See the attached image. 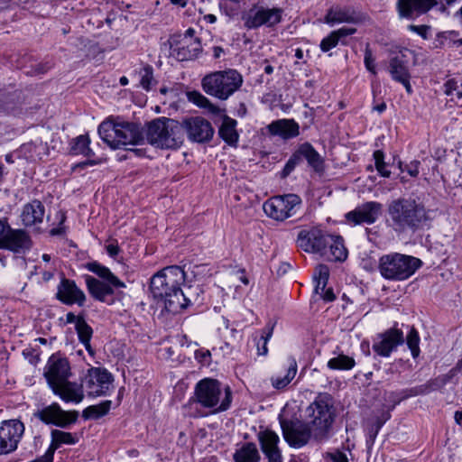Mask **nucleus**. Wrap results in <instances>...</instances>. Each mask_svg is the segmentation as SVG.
<instances>
[{"instance_id": "obj_50", "label": "nucleus", "mask_w": 462, "mask_h": 462, "mask_svg": "<svg viewBox=\"0 0 462 462\" xmlns=\"http://www.w3.org/2000/svg\"><path fill=\"white\" fill-rule=\"evenodd\" d=\"M445 88H446L445 93L447 95L455 94L457 97L462 98V84L457 85V83L455 82L454 80H448L445 84Z\"/></svg>"}, {"instance_id": "obj_37", "label": "nucleus", "mask_w": 462, "mask_h": 462, "mask_svg": "<svg viewBox=\"0 0 462 462\" xmlns=\"http://www.w3.org/2000/svg\"><path fill=\"white\" fill-rule=\"evenodd\" d=\"M326 247H329L332 260L342 262L347 257V250L344 245V240L340 236H332L328 234Z\"/></svg>"}, {"instance_id": "obj_12", "label": "nucleus", "mask_w": 462, "mask_h": 462, "mask_svg": "<svg viewBox=\"0 0 462 462\" xmlns=\"http://www.w3.org/2000/svg\"><path fill=\"white\" fill-rule=\"evenodd\" d=\"M283 14L284 10L281 7L268 8L255 5L243 15L244 25L249 30L261 26L274 27L282 21Z\"/></svg>"}, {"instance_id": "obj_25", "label": "nucleus", "mask_w": 462, "mask_h": 462, "mask_svg": "<svg viewBox=\"0 0 462 462\" xmlns=\"http://www.w3.org/2000/svg\"><path fill=\"white\" fill-rule=\"evenodd\" d=\"M261 449L267 459L279 461L282 457V451L279 448L280 438L277 433L271 430H260L257 434Z\"/></svg>"}, {"instance_id": "obj_30", "label": "nucleus", "mask_w": 462, "mask_h": 462, "mask_svg": "<svg viewBox=\"0 0 462 462\" xmlns=\"http://www.w3.org/2000/svg\"><path fill=\"white\" fill-rule=\"evenodd\" d=\"M356 32V28L352 27H341L337 30L332 31L328 36H326L319 44V48L323 52H328L341 42L346 45L345 38L353 35Z\"/></svg>"}, {"instance_id": "obj_23", "label": "nucleus", "mask_w": 462, "mask_h": 462, "mask_svg": "<svg viewBox=\"0 0 462 462\" xmlns=\"http://www.w3.org/2000/svg\"><path fill=\"white\" fill-rule=\"evenodd\" d=\"M437 0H398L397 10L401 18L415 19L437 5Z\"/></svg>"}, {"instance_id": "obj_64", "label": "nucleus", "mask_w": 462, "mask_h": 462, "mask_svg": "<svg viewBox=\"0 0 462 462\" xmlns=\"http://www.w3.org/2000/svg\"><path fill=\"white\" fill-rule=\"evenodd\" d=\"M223 52H224V50L222 47H220V46L213 47V57L215 59L220 58V56L222 55Z\"/></svg>"}, {"instance_id": "obj_53", "label": "nucleus", "mask_w": 462, "mask_h": 462, "mask_svg": "<svg viewBox=\"0 0 462 462\" xmlns=\"http://www.w3.org/2000/svg\"><path fill=\"white\" fill-rule=\"evenodd\" d=\"M408 29L413 32H416L420 36H421L423 39L429 38V31L430 27L429 25H414L411 24L408 26Z\"/></svg>"}, {"instance_id": "obj_7", "label": "nucleus", "mask_w": 462, "mask_h": 462, "mask_svg": "<svg viewBox=\"0 0 462 462\" xmlns=\"http://www.w3.org/2000/svg\"><path fill=\"white\" fill-rule=\"evenodd\" d=\"M422 266L417 257L400 253H392L380 257L378 270L389 281H404L412 276Z\"/></svg>"}, {"instance_id": "obj_13", "label": "nucleus", "mask_w": 462, "mask_h": 462, "mask_svg": "<svg viewBox=\"0 0 462 462\" xmlns=\"http://www.w3.org/2000/svg\"><path fill=\"white\" fill-rule=\"evenodd\" d=\"M84 390L88 396L98 397L108 394L114 377L106 369L101 367H91L81 380Z\"/></svg>"}, {"instance_id": "obj_44", "label": "nucleus", "mask_w": 462, "mask_h": 462, "mask_svg": "<svg viewBox=\"0 0 462 462\" xmlns=\"http://www.w3.org/2000/svg\"><path fill=\"white\" fill-rule=\"evenodd\" d=\"M140 85L149 91L157 84L153 77V69L151 65H145L139 70Z\"/></svg>"}, {"instance_id": "obj_22", "label": "nucleus", "mask_w": 462, "mask_h": 462, "mask_svg": "<svg viewBox=\"0 0 462 462\" xmlns=\"http://www.w3.org/2000/svg\"><path fill=\"white\" fill-rule=\"evenodd\" d=\"M202 51L199 38L180 37L171 46V54L180 61L192 60L197 59Z\"/></svg>"}, {"instance_id": "obj_17", "label": "nucleus", "mask_w": 462, "mask_h": 462, "mask_svg": "<svg viewBox=\"0 0 462 462\" xmlns=\"http://www.w3.org/2000/svg\"><path fill=\"white\" fill-rule=\"evenodd\" d=\"M377 339L373 344V350L383 357H389L393 351L404 343L402 331L395 328L379 334Z\"/></svg>"}, {"instance_id": "obj_20", "label": "nucleus", "mask_w": 462, "mask_h": 462, "mask_svg": "<svg viewBox=\"0 0 462 462\" xmlns=\"http://www.w3.org/2000/svg\"><path fill=\"white\" fill-rule=\"evenodd\" d=\"M184 128L190 141L205 143L213 137L214 128L203 117H191L184 121Z\"/></svg>"}, {"instance_id": "obj_60", "label": "nucleus", "mask_w": 462, "mask_h": 462, "mask_svg": "<svg viewBox=\"0 0 462 462\" xmlns=\"http://www.w3.org/2000/svg\"><path fill=\"white\" fill-rule=\"evenodd\" d=\"M301 152V144L299 146V148L295 151V152L291 156L292 160L298 163V165L304 160L303 155L300 153Z\"/></svg>"}, {"instance_id": "obj_15", "label": "nucleus", "mask_w": 462, "mask_h": 462, "mask_svg": "<svg viewBox=\"0 0 462 462\" xmlns=\"http://www.w3.org/2000/svg\"><path fill=\"white\" fill-rule=\"evenodd\" d=\"M36 416L46 424L67 428L77 421L79 412L77 411H64L59 403L53 402L38 411Z\"/></svg>"}, {"instance_id": "obj_16", "label": "nucleus", "mask_w": 462, "mask_h": 462, "mask_svg": "<svg viewBox=\"0 0 462 462\" xmlns=\"http://www.w3.org/2000/svg\"><path fill=\"white\" fill-rule=\"evenodd\" d=\"M383 205L377 201H368L347 212L346 220L352 226L372 225L382 214Z\"/></svg>"}, {"instance_id": "obj_33", "label": "nucleus", "mask_w": 462, "mask_h": 462, "mask_svg": "<svg viewBox=\"0 0 462 462\" xmlns=\"http://www.w3.org/2000/svg\"><path fill=\"white\" fill-rule=\"evenodd\" d=\"M298 370L297 361L293 356H289L286 360L284 375H273L271 377V383L273 388L282 390L286 388L294 379Z\"/></svg>"}, {"instance_id": "obj_31", "label": "nucleus", "mask_w": 462, "mask_h": 462, "mask_svg": "<svg viewBox=\"0 0 462 462\" xmlns=\"http://www.w3.org/2000/svg\"><path fill=\"white\" fill-rule=\"evenodd\" d=\"M44 213L45 209L42 203L39 200H32L24 205L21 215L22 221L26 226H34L42 222Z\"/></svg>"}, {"instance_id": "obj_21", "label": "nucleus", "mask_w": 462, "mask_h": 462, "mask_svg": "<svg viewBox=\"0 0 462 462\" xmlns=\"http://www.w3.org/2000/svg\"><path fill=\"white\" fill-rule=\"evenodd\" d=\"M361 21V14L349 5H333L327 11L324 17V22L330 26L339 23L356 24Z\"/></svg>"}, {"instance_id": "obj_1", "label": "nucleus", "mask_w": 462, "mask_h": 462, "mask_svg": "<svg viewBox=\"0 0 462 462\" xmlns=\"http://www.w3.org/2000/svg\"><path fill=\"white\" fill-rule=\"evenodd\" d=\"M185 281L186 274L181 267L167 266L151 278L150 290L158 303H161L168 312L176 314L192 302L188 292L181 289Z\"/></svg>"}, {"instance_id": "obj_14", "label": "nucleus", "mask_w": 462, "mask_h": 462, "mask_svg": "<svg viewBox=\"0 0 462 462\" xmlns=\"http://www.w3.org/2000/svg\"><path fill=\"white\" fill-rule=\"evenodd\" d=\"M24 432V425L19 420H6L0 423V455L9 454L17 448Z\"/></svg>"}, {"instance_id": "obj_27", "label": "nucleus", "mask_w": 462, "mask_h": 462, "mask_svg": "<svg viewBox=\"0 0 462 462\" xmlns=\"http://www.w3.org/2000/svg\"><path fill=\"white\" fill-rule=\"evenodd\" d=\"M51 390L55 395L59 396L65 402L78 404L80 403L85 397L82 382L78 383L76 382L67 381Z\"/></svg>"}, {"instance_id": "obj_24", "label": "nucleus", "mask_w": 462, "mask_h": 462, "mask_svg": "<svg viewBox=\"0 0 462 462\" xmlns=\"http://www.w3.org/2000/svg\"><path fill=\"white\" fill-rule=\"evenodd\" d=\"M57 299L66 304H78L83 306L86 301V295L72 280L63 278L57 288Z\"/></svg>"}, {"instance_id": "obj_35", "label": "nucleus", "mask_w": 462, "mask_h": 462, "mask_svg": "<svg viewBox=\"0 0 462 462\" xmlns=\"http://www.w3.org/2000/svg\"><path fill=\"white\" fill-rule=\"evenodd\" d=\"M235 462H259L261 459L257 447L253 442L245 443L233 455Z\"/></svg>"}, {"instance_id": "obj_42", "label": "nucleus", "mask_w": 462, "mask_h": 462, "mask_svg": "<svg viewBox=\"0 0 462 462\" xmlns=\"http://www.w3.org/2000/svg\"><path fill=\"white\" fill-rule=\"evenodd\" d=\"M112 406V402L106 400L96 405H90L83 410L82 417L84 420H98L106 415Z\"/></svg>"}, {"instance_id": "obj_28", "label": "nucleus", "mask_w": 462, "mask_h": 462, "mask_svg": "<svg viewBox=\"0 0 462 462\" xmlns=\"http://www.w3.org/2000/svg\"><path fill=\"white\" fill-rule=\"evenodd\" d=\"M267 129L272 135L282 139H291L300 134V125L294 119H278L268 125Z\"/></svg>"}, {"instance_id": "obj_61", "label": "nucleus", "mask_w": 462, "mask_h": 462, "mask_svg": "<svg viewBox=\"0 0 462 462\" xmlns=\"http://www.w3.org/2000/svg\"><path fill=\"white\" fill-rule=\"evenodd\" d=\"M328 282H323L316 281V286H315V292L317 294H319L320 297L324 293L325 290L327 289Z\"/></svg>"}, {"instance_id": "obj_62", "label": "nucleus", "mask_w": 462, "mask_h": 462, "mask_svg": "<svg viewBox=\"0 0 462 462\" xmlns=\"http://www.w3.org/2000/svg\"><path fill=\"white\" fill-rule=\"evenodd\" d=\"M399 82L403 85L408 94L411 95L412 93V88L410 83V78H405L404 79H402Z\"/></svg>"}, {"instance_id": "obj_55", "label": "nucleus", "mask_w": 462, "mask_h": 462, "mask_svg": "<svg viewBox=\"0 0 462 462\" xmlns=\"http://www.w3.org/2000/svg\"><path fill=\"white\" fill-rule=\"evenodd\" d=\"M333 462H348L346 455L341 451H337L330 456Z\"/></svg>"}, {"instance_id": "obj_19", "label": "nucleus", "mask_w": 462, "mask_h": 462, "mask_svg": "<svg viewBox=\"0 0 462 462\" xmlns=\"http://www.w3.org/2000/svg\"><path fill=\"white\" fill-rule=\"evenodd\" d=\"M70 375V366L67 358L51 356L49 359L44 376L51 389L69 381Z\"/></svg>"}, {"instance_id": "obj_48", "label": "nucleus", "mask_w": 462, "mask_h": 462, "mask_svg": "<svg viewBox=\"0 0 462 462\" xmlns=\"http://www.w3.org/2000/svg\"><path fill=\"white\" fill-rule=\"evenodd\" d=\"M365 66L368 71L373 74H376L375 69V59L373 56V52L369 46L367 45L365 50V59H364Z\"/></svg>"}, {"instance_id": "obj_45", "label": "nucleus", "mask_w": 462, "mask_h": 462, "mask_svg": "<svg viewBox=\"0 0 462 462\" xmlns=\"http://www.w3.org/2000/svg\"><path fill=\"white\" fill-rule=\"evenodd\" d=\"M274 325L268 323L262 330L261 337L256 343L258 355L266 356L268 353L267 343L273 336Z\"/></svg>"}, {"instance_id": "obj_4", "label": "nucleus", "mask_w": 462, "mask_h": 462, "mask_svg": "<svg viewBox=\"0 0 462 462\" xmlns=\"http://www.w3.org/2000/svg\"><path fill=\"white\" fill-rule=\"evenodd\" d=\"M387 214V226L398 234L416 232L429 220L424 205L411 198L393 200L388 205Z\"/></svg>"}, {"instance_id": "obj_41", "label": "nucleus", "mask_w": 462, "mask_h": 462, "mask_svg": "<svg viewBox=\"0 0 462 462\" xmlns=\"http://www.w3.org/2000/svg\"><path fill=\"white\" fill-rule=\"evenodd\" d=\"M90 139L88 135H79L70 142V152L75 155H83L85 157H91L94 152L89 147Z\"/></svg>"}, {"instance_id": "obj_63", "label": "nucleus", "mask_w": 462, "mask_h": 462, "mask_svg": "<svg viewBox=\"0 0 462 462\" xmlns=\"http://www.w3.org/2000/svg\"><path fill=\"white\" fill-rule=\"evenodd\" d=\"M294 169L295 168L287 162L282 171V176L287 177Z\"/></svg>"}, {"instance_id": "obj_18", "label": "nucleus", "mask_w": 462, "mask_h": 462, "mask_svg": "<svg viewBox=\"0 0 462 462\" xmlns=\"http://www.w3.org/2000/svg\"><path fill=\"white\" fill-rule=\"evenodd\" d=\"M328 234L319 228L303 229L297 237L298 246L307 253H320L326 249Z\"/></svg>"}, {"instance_id": "obj_57", "label": "nucleus", "mask_w": 462, "mask_h": 462, "mask_svg": "<svg viewBox=\"0 0 462 462\" xmlns=\"http://www.w3.org/2000/svg\"><path fill=\"white\" fill-rule=\"evenodd\" d=\"M101 162L99 160H87L83 162H80L77 165L74 166V170L76 171L77 169H84L85 167L87 166H93V165H97V164H99Z\"/></svg>"}, {"instance_id": "obj_52", "label": "nucleus", "mask_w": 462, "mask_h": 462, "mask_svg": "<svg viewBox=\"0 0 462 462\" xmlns=\"http://www.w3.org/2000/svg\"><path fill=\"white\" fill-rule=\"evenodd\" d=\"M51 65L49 62L45 63H37L34 68L32 69V70L26 71V74L31 76H37L46 73Z\"/></svg>"}, {"instance_id": "obj_9", "label": "nucleus", "mask_w": 462, "mask_h": 462, "mask_svg": "<svg viewBox=\"0 0 462 462\" xmlns=\"http://www.w3.org/2000/svg\"><path fill=\"white\" fill-rule=\"evenodd\" d=\"M32 94L29 90L16 89L12 86L0 89V113L14 116L32 113Z\"/></svg>"}, {"instance_id": "obj_10", "label": "nucleus", "mask_w": 462, "mask_h": 462, "mask_svg": "<svg viewBox=\"0 0 462 462\" xmlns=\"http://www.w3.org/2000/svg\"><path fill=\"white\" fill-rule=\"evenodd\" d=\"M300 204V196L290 193L272 197L263 203V209L269 217L276 221H284L296 214Z\"/></svg>"}, {"instance_id": "obj_6", "label": "nucleus", "mask_w": 462, "mask_h": 462, "mask_svg": "<svg viewBox=\"0 0 462 462\" xmlns=\"http://www.w3.org/2000/svg\"><path fill=\"white\" fill-rule=\"evenodd\" d=\"M148 143L160 149H177L183 143V127L176 120L159 117L146 125Z\"/></svg>"}, {"instance_id": "obj_43", "label": "nucleus", "mask_w": 462, "mask_h": 462, "mask_svg": "<svg viewBox=\"0 0 462 462\" xmlns=\"http://www.w3.org/2000/svg\"><path fill=\"white\" fill-rule=\"evenodd\" d=\"M356 365L353 357L340 354L328 362V367L332 370H350Z\"/></svg>"}, {"instance_id": "obj_32", "label": "nucleus", "mask_w": 462, "mask_h": 462, "mask_svg": "<svg viewBox=\"0 0 462 462\" xmlns=\"http://www.w3.org/2000/svg\"><path fill=\"white\" fill-rule=\"evenodd\" d=\"M20 152L23 154L27 160L36 161L42 160L43 156L48 155L49 148L47 142L38 137L23 143L20 148Z\"/></svg>"}, {"instance_id": "obj_2", "label": "nucleus", "mask_w": 462, "mask_h": 462, "mask_svg": "<svg viewBox=\"0 0 462 462\" xmlns=\"http://www.w3.org/2000/svg\"><path fill=\"white\" fill-rule=\"evenodd\" d=\"M232 401L233 393L228 385L217 379L204 378L196 383L193 395L184 409L189 416L201 418L229 410Z\"/></svg>"}, {"instance_id": "obj_51", "label": "nucleus", "mask_w": 462, "mask_h": 462, "mask_svg": "<svg viewBox=\"0 0 462 462\" xmlns=\"http://www.w3.org/2000/svg\"><path fill=\"white\" fill-rule=\"evenodd\" d=\"M420 165V162L417 160L411 161L410 163L405 165V168H402V163H399V168L402 171H406L410 176L411 177H417L419 175V167Z\"/></svg>"}, {"instance_id": "obj_39", "label": "nucleus", "mask_w": 462, "mask_h": 462, "mask_svg": "<svg viewBox=\"0 0 462 462\" xmlns=\"http://www.w3.org/2000/svg\"><path fill=\"white\" fill-rule=\"evenodd\" d=\"M389 73L395 81H400L405 78H411L407 61L403 56H395L390 60Z\"/></svg>"}, {"instance_id": "obj_11", "label": "nucleus", "mask_w": 462, "mask_h": 462, "mask_svg": "<svg viewBox=\"0 0 462 462\" xmlns=\"http://www.w3.org/2000/svg\"><path fill=\"white\" fill-rule=\"evenodd\" d=\"M280 424L283 439L291 448H300L315 442L314 430L306 421L280 419Z\"/></svg>"}, {"instance_id": "obj_47", "label": "nucleus", "mask_w": 462, "mask_h": 462, "mask_svg": "<svg viewBox=\"0 0 462 462\" xmlns=\"http://www.w3.org/2000/svg\"><path fill=\"white\" fill-rule=\"evenodd\" d=\"M187 97L189 102L193 103L199 107L208 108L209 110L213 108L211 102L199 91L188 92Z\"/></svg>"}, {"instance_id": "obj_3", "label": "nucleus", "mask_w": 462, "mask_h": 462, "mask_svg": "<svg viewBox=\"0 0 462 462\" xmlns=\"http://www.w3.org/2000/svg\"><path fill=\"white\" fill-rule=\"evenodd\" d=\"M101 139L113 149L125 148L127 155L125 158L143 157L146 151L143 148H127V145L143 143L144 136L140 125L130 122L116 123L112 120L102 122L98 126Z\"/></svg>"}, {"instance_id": "obj_36", "label": "nucleus", "mask_w": 462, "mask_h": 462, "mask_svg": "<svg viewBox=\"0 0 462 462\" xmlns=\"http://www.w3.org/2000/svg\"><path fill=\"white\" fill-rule=\"evenodd\" d=\"M304 160L307 161L310 167H311L316 172H321L324 170V161L320 154L315 150V148L310 143H304L301 144V152Z\"/></svg>"}, {"instance_id": "obj_49", "label": "nucleus", "mask_w": 462, "mask_h": 462, "mask_svg": "<svg viewBox=\"0 0 462 462\" xmlns=\"http://www.w3.org/2000/svg\"><path fill=\"white\" fill-rule=\"evenodd\" d=\"M329 278V269L325 264H319L315 270L314 279L315 281L328 282Z\"/></svg>"}, {"instance_id": "obj_58", "label": "nucleus", "mask_w": 462, "mask_h": 462, "mask_svg": "<svg viewBox=\"0 0 462 462\" xmlns=\"http://www.w3.org/2000/svg\"><path fill=\"white\" fill-rule=\"evenodd\" d=\"M119 247L116 244H109L106 245V252L111 257H116L119 254Z\"/></svg>"}, {"instance_id": "obj_26", "label": "nucleus", "mask_w": 462, "mask_h": 462, "mask_svg": "<svg viewBox=\"0 0 462 462\" xmlns=\"http://www.w3.org/2000/svg\"><path fill=\"white\" fill-rule=\"evenodd\" d=\"M88 293L97 300L108 302V297L114 294V289L118 288L109 281H100L91 275H84Z\"/></svg>"}, {"instance_id": "obj_29", "label": "nucleus", "mask_w": 462, "mask_h": 462, "mask_svg": "<svg viewBox=\"0 0 462 462\" xmlns=\"http://www.w3.org/2000/svg\"><path fill=\"white\" fill-rule=\"evenodd\" d=\"M28 236L23 230H13L8 228L3 237L0 239V248H6L12 251H19L26 247Z\"/></svg>"}, {"instance_id": "obj_54", "label": "nucleus", "mask_w": 462, "mask_h": 462, "mask_svg": "<svg viewBox=\"0 0 462 462\" xmlns=\"http://www.w3.org/2000/svg\"><path fill=\"white\" fill-rule=\"evenodd\" d=\"M374 159L375 163V168L377 171H381L382 165L384 164V153L381 150H376L374 152Z\"/></svg>"}, {"instance_id": "obj_59", "label": "nucleus", "mask_w": 462, "mask_h": 462, "mask_svg": "<svg viewBox=\"0 0 462 462\" xmlns=\"http://www.w3.org/2000/svg\"><path fill=\"white\" fill-rule=\"evenodd\" d=\"M321 298L329 302V301H333L335 300V294L333 292V290L331 288H327L324 291V293L322 294Z\"/></svg>"}, {"instance_id": "obj_5", "label": "nucleus", "mask_w": 462, "mask_h": 462, "mask_svg": "<svg viewBox=\"0 0 462 462\" xmlns=\"http://www.w3.org/2000/svg\"><path fill=\"white\" fill-rule=\"evenodd\" d=\"M307 424L314 430L315 442L320 443L329 438L336 414L328 394L319 395L305 411Z\"/></svg>"}, {"instance_id": "obj_34", "label": "nucleus", "mask_w": 462, "mask_h": 462, "mask_svg": "<svg viewBox=\"0 0 462 462\" xmlns=\"http://www.w3.org/2000/svg\"><path fill=\"white\" fill-rule=\"evenodd\" d=\"M236 120L225 116L218 130L219 136L229 145H236L238 142V133L236 131Z\"/></svg>"}, {"instance_id": "obj_8", "label": "nucleus", "mask_w": 462, "mask_h": 462, "mask_svg": "<svg viewBox=\"0 0 462 462\" xmlns=\"http://www.w3.org/2000/svg\"><path fill=\"white\" fill-rule=\"evenodd\" d=\"M244 80L236 69L211 72L201 80L203 90L209 96L220 100H226L240 88Z\"/></svg>"}, {"instance_id": "obj_46", "label": "nucleus", "mask_w": 462, "mask_h": 462, "mask_svg": "<svg viewBox=\"0 0 462 462\" xmlns=\"http://www.w3.org/2000/svg\"><path fill=\"white\" fill-rule=\"evenodd\" d=\"M406 343L409 349L411 350L412 357H418L420 352L419 346L420 337L418 331L414 328H411V329L408 333L406 337Z\"/></svg>"}, {"instance_id": "obj_40", "label": "nucleus", "mask_w": 462, "mask_h": 462, "mask_svg": "<svg viewBox=\"0 0 462 462\" xmlns=\"http://www.w3.org/2000/svg\"><path fill=\"white\" fill-rule=\"evenodd\" d=\"M75 329L77 331L79 340L80 341V343L83 344L88 353L93 356L95 355V351L90 345V340L93 336L92 328L87 323V321L84 319H79V322L75 327Z\"/></svg>"}, {"instance_id": "obj_38", "label": "nucleus", "mask_w": 462, "mask_h": 462, "mask_svg": "<svg viewBox=\"0 0 462 462\" xmlns=\"http://www.w3.org/2000/svg\"><path fill=\"white\" fill-rule=\"evenodd\" d=\"M85 268L89 272L97 274L102 281H109L117 287H125V284L120 281L111 271L97 262L87 263Z\"/></svg>"}, {"instance_id": "obj_56", "label": "nucleus", "mask_w": 462, "mask_h": 462, "mask_svg": "<svg viewBox=\"0 0 462 462\" xmlns=\"http://www.w3.org/2000/svg\"><path fill=\"white\" fill-rule=\"evenodd\" d=\"M79 319H84L83 316H76L73 312H68L66 314V322L69 324L74 323L77 326Z\"/></svg>"}]
</instances>
